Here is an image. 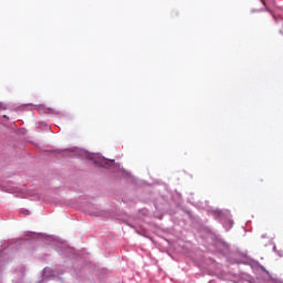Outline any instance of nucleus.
<instances>
[{
    "label": "nucleus",
    "mask_w": 283,
    "mask_h": 283,
    "mask_svg": "<svg viewBox=\"0 0 283 283\" xmlns=\"http://www.w3.org/2000/svg\"><path fill=\"white\" fill-rule=\"evenodd\" d=\"M266 12H271V6H275V0H260Z\"/></svg>",
    "instance_id": "f257e3e1"
},
{
    "label": "nucleus",
    "mask_w": 283,
    "mask_h": 283,
    "mask_svg": "<svg viewBox=\"0 0 283 283\" xmlns=\"http://www.w3.org/2000/svg\"><path fill=\"white\" fill-rule=\"evenodd\" d=\"M95 165H99L101 167H105V165H107V160L103 159L101 161H95Z\"/></svg>",
    "instance_id": "f03ea898"
},
{
    "label": "nucleus",
    "mask_w": 283,
    "mask_h": 283,
    "mask_svg": "<svg viewBox=\"0 0 283 283\" xmlns=\"http://www.w3.org/2000/svg\"><path fill=\"white\" fill-rule=\"evenodd\" d=\"M0 109H8V106H6V104L0 102Z\"/></svg>",
    "instance_id": "7ed1b4c3"
},
{
    "label": "nucleus",
    "mask_w": 283,
    "mask_h": 283,
    "mask_svg": "<svg viewBox=\"0 0 283 283\" xmlns=\"http://www.w3.org/2000/svg\"><path fill=\"white\" fill-rule=\"evenodd\" d=\"M20 272L22 273V275H25V268H21Z\"/></svg>",
    "instance_id": "20e7f679"
},
{
    "label": "nucleus",
    "mask_w": 283,
    "mask_h": 283,
    "mask_svg": "<svg viewBox=\"0 0 283 283\" xmlns=\"http://www.w3.org/2000/svg\"><path fill=\"white\" fill-rule=\"evenodd\" d=\"M88 158H90V160H93V159H94V157H93V156H88Z\"/></svg>",
    "instance_id": "39448f33"
},
{
    "label": "nucleus",
    "mask_w": 283,
    "mask_h": 283,
    "mask_svg": "<svg viewBox=\"0 0 283 283\" xmlns=\"http://www.w3.org/2000/svg\"><path fill=\"white\" fill-rule=\"evenodd\" d=\"M3 118H8V116H7V115H3Z\"/></svg>",
    "instance_id": "423d86ee"
},
{
    "label": "nucleus",
    "mask_w": 283,
    "mask_h": 283,
    "mask_svg": "<svg viewBox=\"0 0 283 283\" xmlns=\"http://www.w3.org/2000/svg\"><path fill=\"white\" fill-rule=\"evenodd\" d=\"M108 163H114V160H112V161H108Z\"/></svg>",
    "instance_id": "0eeeda50"
}]
</instances>
